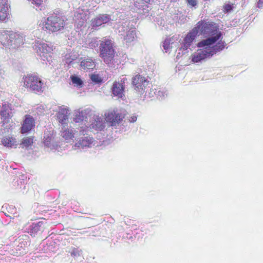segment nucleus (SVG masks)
<instances>
[{"label": "nucleus", "instance_id": "1", "mask_svg": "<svg viewBox=\"0 0 263 263\" xmlns=\"http://www.w3.org/2000/svg\"><path fill=\"white\" fill-rule=\"evenodd\" d=\"M219 37V36L209 37L198 42L197 45V47L202 48L198 49L196 52L191 54L192 61L193 63L199 62L223 50L226 45L224 41L220 40L214 45L217 42Z\"/></svg>", "mask_w": 263, "mask_h": 263}, {"label": "nucleus", "instance_id": "2", "mask_svg": "<svg viewBox=\"0 0 263 263\" xmlns=\"http://www.w3.org/2000/svg\"><path fill=\"white\" fill-rule=\"evenodd\" d=\"M0 43L10 49H17L24 44V39L17 32L2 30L0 31Z\"/></svg>", "mask_w": 263, "mask_h": 263}, {"label": "nucleus", "instance_id": "3", "mask_svg": "<svg viewBox=\"0 0 263 263\" xmlns=\"http://www.w3.org/2000/svg\"><path fill=\"white\" fill-rule=\"evenodd\" d=\"M39 26L47 32L54 33L64 29L65 21L62 17L52 14L41 20Z\"/></svg>", "mask_w": 263, "mask_h": 263}, {"label": "nucleus", "instance_id": "4", "mask_svg": "<svg viewBox=\"0 0 263 263\" xmlns=\"http://www.w3.org/2000/svg\"><path fill=\"white\" fill-rule=\"evenodd\" d=\"M23 85L25 88L37 94L43 92L44 84L41 79L35 74L29 73L23 77Z\"/></svg>", "mask_w": 263, "mask_h": 263}, {"label": "nucleus", "instance_id": "5", "mask_svg": "<svg viewBox=\"0 0 263 263\" xmlns=\"http://www.w3.org/2000/svg\"><path fill=\"white\" fill-rule=\"evenodd\" d=\"M194 28H196L198 33L200 31L201 34L203 35H213L212 37L219 36L217 41H222L221 32L219 30L218 26L213 22H206L205 20L199 21Z\"/></svg>", "mask_w": 263, "mask_h": 263}, {"label": "nucleus", "instance_id": "6", "mask_svg": "<svg viewBox=\"0 0 263 263\" xmlns=\"http://www.w3.org/2000/svg\"><path fill=\"white\" fill-rule=\"evenodd\" d=\"M99 49L100 57L104 60L105 63L108 64L115 55V50L111 41L109 39H104L100 43Z\"/></svg>", "mask_w": 263, "mask_h": 263}, {"label": "nucleus", "instance_id": "7", "mask_svg": "<svg viewBox=\"0 0 263 263\" xmlns=\"http://www.w3.org/2000/svg\"><path fill=\"white\" fill-rule=\"evenodd\" d=\"M33 47L41 57L46 59H48V57H51L52 54H53L52 46L45 43H43L39 41H36L35 42Z\"/></svg>", "mask_w": 263, "mask_h": 263}, {"label": "nucleus", "instance_id": "8", "mask_svg": "<svg viewBox=\"0 0 263 263\" xmlns=\"http://www.w3.org/2000/svg\"><path fill=\"white\" fill-rule=\"evenodd\" d=\"M105 120L110 123L111 126H115L121 122L124 118V115L118 112L117 110H108L104 114Z\"/></svg>", "mask_w": 263, "mask_h": 263}, {"label": "nucleus", "instance_id": "9", "mask_svg": "<svg viewBox=\"0 0 263 263\" xmlns=\"http://www.w3.org/2000/svg\"><path fill=\"white\" fill-rule=\"evenodd\" d=\"M149 81L140 74H137L132 79V84L135 89L140 93H143L148 85Z\"/></svg>", "mask_w": 263, "mask_h": 263}, {"label": "nucleus", "instance_id": "10", "mask_svg": "<svg viewBox=\"0 0 263 263\" xmlns=\"http://www.w3.org/2000/svg\"><path fill=\"white\" fill-rule=\"evenodd\" d=\"M35 126V120L29 115H26L21 127V133L25 134L30 131Z\"/></svg>", "mask_w": 263, "mask_h": 263}, {"label": "nucleus", "instance_id": "11", "mask_svg": "<svg viewBox=\"0 0 263 263\" xmlns=\"http://www.w3.org/2000/svg\"><path fill=\"white\" fill-rule=\"evenodd\" d=\"M126 79H122L120 82L115 81L114 82L112 86V92L115 96L119 98H122L125 89V81Z\"/></svg>", "mask_w": 263, "mask_h": 263}, {"label": "nucleus", "instance_id": "12", "mask_svg": "<svg viewBox=\"0 0 263 263\" xmlns=\"http://www.w3.org/2000/svg\"><path fill=\"white\" fill-rule=\"evenodd\" d=\"M198 34L196 28H194L187 33L182 42L183 49L186 50L191 46Z\"/></svg>", "mask_w": 263, "mask_h": 263}, {"label": "nucleus", "instance_id": "13", "mask_svg": "<svg viewBox=\"0 0 263 263\" xmlns=\"http://www.w3.org/2000/svg\"><path fill=\"white\" fill-rule=\"evenodd\" d=\"M110 20V16L107 14H99L91 21L92 27H97L102 24L108 23Z\"/></svg>", "mask_w": 263, "mask_h": 263}, {"label": "nucleus", "instance_id": "14", "mask_svg": "<svg viewBox=\"0 0 263 263\" xmlns=\"http://www.w3.org/2000/svg\"><path fill=\"white\" fill-rule=\"evenodd\" d=\"M45 228V224L43 221H39L37 223H33L30 226V234L32 237L41 235Z\"/></svg>", "mask_w": 263, "mask_h": 263}, {"label": "nucleus", "instance_id": "15", "mask_svg": "<svg viewBox=\"0 0 263 263\" xmlns=\"http://www.w3.org/2000/svg\"><path fill=\"white\" fill-rule=\"evenodd\" d=\"M80 66L84 71H87L95 69L96 64L95 61L91 58H81Z\"/></svg>", "mask_w": 263, "mask_h": 263}, {"label": "nucleus", "instance_id": "16", "mask_svg": "<svg viewBox=\"0 0 263 263\" xmlns=\"http://www.w3.org/2000/svg\"><path fill=\"white\" fill-rule=\"evenodd\" d=\"M136 37V30L135 28L128 29L124 35H123V40L124 44H129L133 42Z\"/></svg>", "mask_w": 263, "mask_h": 263}, {"label": "nucleus", "instance_id": "17", "mask_svg": "<svg viewBox=\"0 0 263 263\" xmlns=\"http://www.w3.org/2000/svg\"><path fill=\"white\" fill-rule=\"evenodd\" d=\"M2 7L0 8V21H7L9 18V7L7 1H5L3 2Z\"/></svg>", "mask_w": 263, "mask_h": 263}, {"label": "nucleus", "instance_id": "18", "mask_svg": "<svg viewBox=\"0 0 263 263\" xmlns=\"http://www.w3.org/2000/svg\"><path fill=\"white\" fill-rule=\"evenodd\" d=\"M87 14L84 10L76 11L73 15V20L75 22L81 23L82 24L87 20Z\"/></svg>", "mask_w": 263, "mask_h": 263}, {"label": "nucleus", "instance_id": "19", "mask_svg": "<svg viewBox=\"0 0 263 263\" xmlns=\"http://www.w3.org/2000/svg\"><path fill=\"white\" fill-rule=\"evenodd\" d=\"M104 127L105 125L102 118L97 116L95 118L94 121L91 124L90 128L99 131L102 130Z\"/></svg>", "mask_w": 263, "mask_h": 263}, {"label": "nucleus", "instance_id": "20", "mask_svg": "<svg viewBox=\"0 0 263 263\" xmlns=\"http://www.w3.org/2000/svg\"><path fill=\"white\" fill-rule=\"evenodd\" d=\"M3 144L8 147H16L17 144L16 139L12 137H5L2 140Z\"/></svg>", "mask_w": 263, "mask_h": 263}, {"label": "nucleus", "instance_id": "21", "mask_svg": "<svg viewBox=\"0 0 263 263\" xmlns=\"http://www.w3.org/2000/svg\"><path fill=\"white\" fill-rule=\"evenodd\" d=\"M57 118L60 123L62 124L65 123V121L68 119V110L62 109L57 113Z\"/></svg>", "mask_w": 263, "mask_h": 263}, {"label": "nucleus", "instance_id": "22", "mask_svg": "<svg viewBox=\"0 0 263 263\" xmlns=\"http://www.w3.org/2000/svg\"><path fill=\"white\" fill-rule=\"evenodd\" d=\"M63 131L62 132L61 136L65 140L72 139L74 137V133L72 129L65 128L64 125L62 128Z\"/></svg>", "mask_w": 263, "mask_h": 263}, {"label": "nucleus", "instance_id": "23", "mask_svg": "<svg viewBox=\"0 0 263 263\" xmlns=\"http://www.w3.org/2000/svg\"><path fill=\"white\" fill-rule=\"evenodd\" d=\"M92 142L93 138L89 136H87L82 138V139L80 140L79 143L82 147H90Z\"/></svg>", "mask_w": 263, "mask_h": 263}, {"label": "nucleus", "instance_id": "24", "mask_svg": "<svg viewBox=\"0 0 263 263\" xmlns=\"http://www.w3.org/2000/svg\"><path fill=\"white\" fill-rule=\"evenodd\" d=\"M33 137H27L22 139L21 145L22 147H28L31 146L33 143Z\"/></svg>", "mask_w": 263, "mask_h": 263}, {"label": "nucleus", "instance_id": "25", "mask_svg": "<svg viewBox=\"0 0 263 263\" xmlns=\"http://www.w3.org/2000/svg\"><path fill=\"white\" fill-rule=\"evenodd\" d=\"M70 79L72 84L78 87L79 88H81L83 86V81L78 76H71Z\"/></svg>", "mask_w": 263, "mask_h": 263}, {"label": "nucleus", "instance_id": "26", "mask_svg": "<svg viewBox=\"0 0 263 263\" xmlns=\"http://www.w3.org/2000/svg\"><path fill=\"white\" fill-rule=\"evenodd\" d=\"M147 5L143 0H136L134 3L135 7L138 10H145L146 8L148 7Z\"/></svg>", "mask_w": 263, "mask_h": 263}, {"label": "nucleus", "instance_id": "27", "mask_svg": "<svg viewBox=\"0 0 263 263\" xmlns=\"http://www.w3.org/2000/svg\"><path fill=\"white\" fill-rule=\"evenodd\" d=\"M85 114V112L83 111L77 112L73 118V121L78 123L83 121L86 118Z\"/></svg>", "mask_w": 263, "mask_h": 263}, {"label": "nucleus", "instance_id": "28", "mask_svg": "<svg viewBox=\"0 0 263 263\" xmlns=\"http://www.w3.org/2000/svg\"><path fill=\"white\" fill-rule=\"evenodd\" d=\"M1 116L2 117V119L3 120V121L9 120L10 119V114L8 109L6 108V107L3 106V109L1 111Z\"/></svg>", "mask_w": 263, "mask_h": 263}, {"label": "nucleus", "instance_id": "29", "mask_svg": "<svg viewBox=\"0 0 263 263\" xmlns=\"http://www.w3.org/2000/svg\"><path fill=\"white\" fill-rule=\"evenodd\" d=\"M81 252V251L79 250L78 249L76 248H72L70 252V254L71 256L75 258L76 257L80 256Z\"/></svg>", "mask_w": 263, "mask_h": 263}, {"label": "nucleus", "instance_id": "30", "mask_svg": "<svg viewBox=\"0 0 263 263\" xmlns=\"http://www.w3.org/2000/svg\"><path fill=\"white\" fill-rule=\"evenodd\" d=\"M91 80L96 83H100L102 82V79L99 74H92L90 77Z\"/></svg>", "mask_w": 263, "mask_h": 263}, {"label": "nucleus", "instance_id": "31", "mask_svg": "<svg viewBox=\"0 0 263 263\" xmlns=\"http://www.w3.org/2000/svg\"><path fill=\"white\" fill-rule=\"evenodd\" d=\"M233 9V6L231 4H225L223 6V11L225 12H228L229 11H231Z\"/></svg>", "mask_w": 263, "mask_h": 263}, {"label": "nucleus", "instance_id": "32", "mask_svg": "<svg viewBox=\"0 0 263 263\" xmlns=\"http://www.w3.org/2000/svg\"><path fill=\"white\" fill-rule=\"evenodd\" d=\"M187 2L192 7H195L197 5V0H187Z\"/></svg>", "mask_w": 263, "mask_h": 263}, {"label": "nucleus", "instance_id": "33", "mask_svg": "<svg viewBox=\"0 0 263 263\" xmlns=\"http://www.w3.org/2000/svg\"><path fill=\"white\" fill-rule=\"evenodd\" d=\"M137 119V117L136 116L133 115L131 117H130V118H129V122L133 123V122H135V121H136Z\"/></svg>", "mask_w": 263, "mask_h": 263}, {"label": "nucleus", "instance_id": "34", "mask_svg": "<svg viewBox=\"0 0 263 263\" xmlns=\"http://www.w3.org/2000/svg\"><path fill=\"white\" fill-rule=\"evenodd\" d=\"M163 47L164 48V49L167 50L170 47V44L168 42L165 41L163 44Z\"/></svg>", "mask_w": 263, "mask_h": 263}, {"label": "nucleus", "instance_id": "35", "mask_svg": "<svg viewBox=\"0 0 263 263\" xmlns=\"http://www.w3.org/2000/svg\"><path fill=\"white\" fill-rule=\"evenodd\" d=\"M263 6V0H259L257 3V7L261 8Z\"/></svg>", "mask_w": 263, "mask_h": 263}, {"label": "nucleus", "instance_id": "36", "mask_svg": "<svg viewBox=\"0 0 263 263\" xmlns=\"http://www.w3.org/2000/svg\"><path fill=\"white\" fill-rule=\"evenodd\" d=\"M96 45H97V44H96V42H95L93 43V42H92L91 43H90V46H91V47H95L96 46Z\"/></svg>", "mask_w": 263, "mask_h": 263}, {"label": "nucleus", "instance_id": "37", "mask_svg": "<svg viewBox=\"0 0 263 263\" xmlns=\"http://www.w3.org/2000/svg\"><path fill=\"white\" fill-rule=\"evenodd\" d=\"M145 3H146L147 4H149L151 0H143Z\"/></svg>", "mask_w": 263, "mask_h": 263}, {"label": "nucleus", "instance_id": "38", "mask_svg": "<svg viewBox=\"0 0 263 263\" xmlns=\"http://www.w3.org/2000/svg\"><path fill=\"white\" fill-rule=\"evenodd\" d=\"M176 1H177V0H171V2H176Z\"/></svg>", "mask_w": 263, "mask_h": 263}]
</instances>
